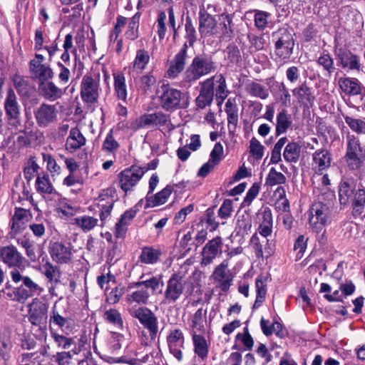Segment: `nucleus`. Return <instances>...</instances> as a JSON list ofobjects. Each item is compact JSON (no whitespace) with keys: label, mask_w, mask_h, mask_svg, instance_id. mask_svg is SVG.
<instances>
[{"label":"nucleus","mask_w":365,"mask_h":365,"mask_svg":"<svg viewBox=\"0 0 365 365\" xmlns=\"http://www.w3.org/2000/svg\"><path fill=\"white\" fill-rule=\"evenodd\" d=\"M185 38L187 41L183 43L182 48L173 58L170 61L169 67L166 71V76L170 79L176 78L184 71L187 58V48L188 46H193L197 40V33L194 24L191 17L188 15L185 19Z\"/></svg>","instance_id":"obj_1"},{"label":"nucleus","mask_w":365,"mask_h":365,"mask_svg":"<svg viewBox=\"0 0 365 365\" xmlns=\"http://www.w3.org/2000/svg\"><path fill=\"white\" fill-rule=\"evenodd\" d=\"M159 106L165 111L172 112L187 106V94L173 88L169 83H163L156 91Z\"/></svg>","instance_id":"obj_2"},{"label":"nucleus","mask_w":365,"mask_h":365,"mask_svg":"<svg viewBox=\"0 0 365 365\" xmlns=\"http://www.w3.org/2000/svg\"><path fill=\"white\" fill-rule=\"evenodd\" d=\"M217 68L216 62L207 54L195 56L183 74V81L187 83L196 82Z\"/></svg>","instance_id":"obj_3"},{"label":"nucleus","mask_w":365,"mask_h":365,"mask_svg":"<svg viewBox=\"0 0 365 365\" xmlns=\"http://www.w3.org/2000/svg\"><path fill=\"white\" fill-rule=\"evenodd\" d=\"M333 203L331 200L322 202L319 198L309 210V224L312 230L319 233L331 221Z\"/></svg>","instance_id":"obj_4"},{"label":"nucleus","mask_w":365,"mask_h":365,"mask_svg":"<svg viewBox=\"0 0 365 365\" xmlns=\"http://www.w3.org/2000/svg\"><path fill=\"white\" fill-rule=\"evenodd\" d=\"M161 282V276H153L149 279L133 282L129 285L128 288H137L138 289L127 294V302L129 304H147L151 295L148 289H150L152 294H153Z\"/></svg>","instance_id":"obj_5"},{"label":"nucleus","mask_w":365,"mask_h":365,"mask_svg":"<svg viewBox=\"0 0 365 365\" xmlns=\"http://www.w3.org/2000/svg\"><path fill=\"white\" fill-rule=\"evenodd\" d=\"M275 55L282 60L289 59L293 53L294 40L292 31L287 27H282L272 34Z\"/></svg>","instance_id":"obj_6"},{"label":"nucleus","mask_w":365,"mask_h":365,"mask_svg":"<svg viewBox=\"0 0 365 365\" xmlns=\"http://www.w3.org/2000/svg\"><path fill=\"white\" fill-rule=\"evenodd\" d=\"M168 115L161 111L153 113H145L134 120L128 123L126 128L137 131L146 127L163 126L168 122Z\"/></svg>","instance_id":"obj_7"},{"label":"nucleus","mask_w":365,"mask_h":365,"mask_svg":"<svg viewBox=\"0 0 365 365\" xmlns=\"http://www.w3.org/2000/svg\"><path fill=\"white\" fill-rule=\"evenodd\" d=\"M45 57L38 53H36L34 58L29 61V73L31 78L34 80L42 82L46 80H51L53 77V72L48 64L43 63Z\"/></svg>","instance_id":"obj_8"},{"label":"nucleus","mask_w":365,"mask_h":365,"mask_svg":"<svg viewBox=\"0 0 365 365\" xmlns=\"http://www.w3.org/2000/svg\"><path fill=\"white\" fill-rule=\"evenodd\" d=\"M99 78L91 74L85 75L81 83V96L88 103L97 102L100 94Z\"/></svg>","instance_id":"obj_9"},{"label":"nucleus","mask_w":365,"mask_h":365,"mask_svg":"<svg viewBox=\"0 0 365 365\" xmlns=\"http://www.w3.org/2000/svg\"><path fill=\"white\" fill-rule=\"evenodd\" d=\"M185 286V281L180 273H174L167 282V287L164 292L165 303H175L182 294Z\"/></svg>","instance_id":"obj_10"},{"label":"nucleus","mask_w":365,"mask_h":365,"mask_svg":"<svg viewBox=\"0 0 365 365\" xmlns=\"http://www.w3.org/2000/svg\"><path fill=\"white\" fill-rule=\"evenodd\" d=\"M143 175L144 171L139 166L133 165L123 170L118 175L120 188L125 193L133 190Z\"/></svg>","instance_id":"obj_11"},{"label":"nucleus","mask_w":365,"mask_h":365,"mask_svg":"<svg viewBox=\"0 0 365 365\" xmlns=\"http://www.w3.org/2000/svg\"><path fill=\"white\" fill-rule=\"evenodd\" d=\"M334 53L337 61V65L342 68L357 71L361 69L359 56L352 53L348 48H338L335 46Z\"/></svg>","instance_id":"obj_12"},{"label":"nucleus","mask_w":365,"mask_h":365,"mask_svg":"<svg viewBox=\"0 0 365 365\" xmlns=\"http://www.w3.org/2000/svg\"><path fill=\"white\" fill-rule=\"evenodd\" d=\"M133 317L139 320L141 324L146 328L151 336H155L158 332V319L153 312L147 307H139L130 312Z\"/></svg>","instance_id":"obj_13"},{"label":"nucleus","mask_w":365,"mask_h":365,"mask_svg":"<svg viewBox=\"0 0 365 365\" xmlns=\"http://www.w3.org/2000/svg\"><path fill=\"white\" fill-rule=\"evenodd\" d=\"M222 238L220 236L209 240L202 251L201 265L207 266L212 263L216 257L222 253Z\"/></svg>","instance_id":"obj_14"},{"label":"nucleus","mask_w":365,"mask_h":365,"mask_svg":"<svg viewBox=\"0 0 365 365\" xmlns=\"http://www.w3.org/2000/svg\"><path fill=\"white\" fill-rule=\"evenodd\" d=\"M49 252L53 261L60 264H67L72 258L71 247L61 242H51Z\"/></svg>","instance_id":"obj_15"},{"label":"nucleus","mask_w":365,"mask_h":365,"mask_svg":"<svg viewBox=\"0 0 365 365\" xmlns=\"http://www.w3.org/2000/svg\"><path fill=\"white\" fill-rule=\"evenodd\" d=\"M228 261V259L223 260L221 264L215 267L212 274L214 280L219 283V287L223 292L228 291L232 282V277L227 270Z\"/></svg>","instance_id":"obj_16"},{"label":"nucleus","mask_w":365,"mask_h":365,"mask_svg":"<svg viewBox=\"0 0 365 365\" xmlns=\"http://www.w3.org/2000/svg\"><path fill=\"white\" fill-rule=\"evenodd\" d=\"M331 155L327 149H319L312 154V170L318 175H322L331 163Z\"/></svg>","instance_id":"obj_17"},{"label":"nucleus","mask_w":365,"mask_h":365,"mask_svg":"<svg viewBox=\"0 0 365 365\" xmlns=\"http://www.w3.org/2000/svg\"><path fill=\"white\" fill-rule=\"evenodd\" d=\"M214 97V76L207 78L201 84V89L199 96L195 101L199 108H204L210 106Z\"/></svg>","instance_id":"obj_18"},{"label":"nucleus","mask_w":365,"mask_h":365,"mask_svg":"<svg viewBox=\"0 0 365 365\" xmlns=\"http://www.w3.org/2000/svg\"><path fill=\"white\" fill-rule=\"evenodd\" d=\"M36 120L40 126H47L54 122L57 117L55 106L43 103L34 112Z\"/></svg>","instance_id":"obj_19"},{"label":"nucleus","mask_w":365,"mask_h":365,"mask_svg":"<svg viewBox=\"0 0 365 365\" xmlns=\"http://www.w3.org/2000/svg\"><path fill=\"white\" fill-rule=\"evenodd\" d=\"M167 341L170 353L178 359V361L182 360V349H183L185 342L182 331L178 329L172 330L168 336Z\"/></svg>","instance_id":"obj_20"},{"label":"nucleus","mask_w":365,"mask_h":365,"mask_svg":"<svg viewBox=\"0 0 365 365\" xmlns=\"http://www.w3.org/2000/svg\"><path fill=\"white\" fill-rule=\"evenodd\" d=\"M292 92L300 105L306 108L312 107L315 96L312 92V88L308 87L306 82L294 88Z\"/></svg>","instance_id":"obj_21"},{"label":"nucleus","mask_w":365,"mask_h":365,"mask_svg":"<svg viewBox=\"0 0 365 365\" xmlns=\"http://www.w3.org/2000/svg\"><path fill=\"white\" fill-rule=\"evenodd\" d=\"M38 84L39 93L48 101H54L63 96L62 90L49 80L39 82Z\"/></svg>","instance_id":"obj_22"},{"label":"nucleus","mask_w":365,"mask_h":365,"mask_svg":"<svg viewBox=\"0 0 365 365\" xmlns=\"http://www.w3.org/2000/svg\"><path fill=\"white\" fill-rule=\"evenodd\" d=\"M29 320L36 326H40L46 319V307L41 302H34L29 305Z\"/></svg>","instance_id":"obj_23"},{"label":"nucleus","mask_w":365,"mask_h":365,"mask_svg":"<svg viewBox=\"0 0 365 365\" xmlns=\"http://www.w3.org/2000/svg\"><path fill=\"white\" fill-rule=\"evenodd\" d=\"M4 106L6 114L10 117L11 120H14L11 124L13 125L20 124L18 120V118L20 115L19 106L16 101V96L14 91L12 89H9L8 91Z\"/></svg>","instance_id":"obj_24"},{"label":"nucleus","mask_w":365,"mask_h":365,"mask_svg":"<svg viewBox=\"0 0 365 365\" xmlns=\"http://www.w3.org/2000/svg\"><path fill=\"white\" fill-rule=\"evenodd\" d=\"M86 138L77 128H72L66 142V149L71 153L76 151L86 144Z\"/></svg>","instance_id":"obj_25"},{"label":"nucleus","mask_w":365,"mask_h":365,"mask_svg":"<svg viewBox=\"0 0 365 365\" xmlns=\"http://www.w3.org/2000/svg\"><path fill=\"white\" fill-rule=\"evenodd\" d=\"M338 83L341 91L349 96L359 95L364 89L363 86L356 78H340Z\"/></svg>","instance_id":"obj_26"},{"label":"nucleus","mask_w":365,"mask_h":365,"mask_svg":"<svg viewBox=\"0 0 365 365\" xmlns=\"http://www.w3.org/2000/svg\"><path fill=\"white\" fill-rule=\"evenodd\" d=\"M199 31L202 34H212L215 29L217 21L214 16L208 14L205 9H201L199 13Z\"/></svg>","instance_id":"obj_27"},{"label":"nucleus","mask_w":365,"mask_h":365,"mask_svg":"<svg viewBox=\"0 0 365 365\" xmlns=\"http://www.w3.org/2000/svg\"><path fill=\"white\" fill-rule=\"evenodd\" d=\"M172 190L171 186L167 185L155 195H147L145 197L146 207H154L164 204L170 196Z\"/></svg>","instance_id":"obj_28"},{"label":"nucleus","mask_w":365,"mask_h":365,"mask_svg":"<svg viewBox=\"0 0 365 365\" xmlns=\"http://www.w3.org/2000/svg\"><path fill=\"white\" fill-rule=\"evenodd\" d=\"M0 257L9 266H17L21 260L20 253L13 245L0 247Z\"/></svg>","instance_id":"obj_29"},{"label":"nucleus","mask_w":365,"mask_h":365,"mask_svg":"<svg viewBox=\"0 0 365 365\" xmlns=\"http://www.w3.org/2000/svg\"><path fill=\"white\" fill-rule=\"evenodd\" d=\"M355 185L354 182L349 180L342 181L339 185V197L341 205H347L351 200L355 192Z\"/></svg>","instance_id":"obj_30"},{"label":"nucleus","mask_w":365,"mask_h":365,"mask_svg":"<svg viewBox=\"0 0 365 365\" xmlns=\"http://www.w3.org/2000/svg\"><path fill=\"white\" fill-rule=\"evenodd\" d=\"M245 91L251 96L265 100L269 97V91L264 86L255 81H248L245 84Z\"/></svg>","instance_id":"obj_31"},{"label":"nucleus","mask_w":365,"mask_h":365,"mask_svg":"<svg viewBox=\"0 0 365 365\" xmlns=\"http://www.w3.org/2000/svg\"><path fill=\"white\" fill-rule=\"evenodd\" d=\"M161 252L160 250L147 246L142 248L138 259L141 263L153 264L158 261Z\"/></svg>","instance_id":"obj_32"},{"label":"nucleus","mask_w":365,"mask_h":365,"mask_svg":"<svg viewBox=\"0 0 365 365\" xmlns=\"http://www.w3.org/2000/svg\"><path fill=\"white\" fill-rule=\"evenodd\" d=\"M141 14L137 12L133 17L128 19L125 36L127 39L135 41L139 37V26Z\"/></svg>","instance_id":"obj_33"},{"label":"nucleus","mask_w":365,"mask_h":365,"mask_svg":"<svg viewBox=\"0 0 365 365\" xmlns=\"http://www.w3.org/2000/svg\"><path fill=\"white\" fill-rule=\"evenodd\" d=\"M267 277L264 275H259L255 280L257 297L255 302L254 308H258L265 299L267 294Z\"/></svg>","instance_id":"obj_34"},{"label":"nucleus","mask_w":365,"mask_h":365,"mask_svg":"<svg viewBox=\"0 0 365 365\" xmlns=\"http://www.w3.org/2000/svg\"><path fill=\"white\" fill-rule=\"evenodd\" d=\"M352 213L354 216H359L364 210L365 207V190L359 187L354 193L351 199Z\"/></svg>","instance_id":"obj_35"},{"label":"nucleus","mask_w":365,"mask_h":365,"mask_svg":"<svg viewBox=\"0 0 365 365\" xmlns=\"http://www.w3.org/2000/svg\"><path fill=\"white\" fill-rule=\"evenodd\" d=\"M114 90L118 99L126 103L127 101V86L125 78L123 74L120 73H113Z\"/></svg>","instance_id":"obj_36"},{"label":"nucleus","mask_w":365,"mask_h":365,"mask_svg":"<svg viewBox=\"0 0 365 365\" xmlns=\"http://www.w3.org/2000/svg\"><path fill=\"white\" fill-rule=\"evenodd\" d=\"M192 340L195 353L202 360L206 359L208 354V345L205 337L201 334H197V333L194 331L192 334Z\"/></svg>","instance_id":"obj_37"},{"label":"nucleus","mask_w":365,"mask_h":365,"mask_svg":"<svg viewBox=\"0 0 365 365\" xmlns=\"http://www.w3.org/2000/svg\"><path fill=\"white\" fill-rule=\"evenodd\" d=\"M292 123L291 115L285 109L282 110L277 115L276 135L285 133Z\"/></svg>","instance_id":"obj_38"},{"label":"nucleus","mask_w":365,"mask_h":365,"mask_svg":"<svg viewBox=\"0 0 365 365\" xmlns=\"http://www.w3.org/2000/svg\"><path fill=\"white\" fill-rule=\"evenodd\" d=\"M23 209L16 207L14 215L11 219V231L9 235L11 238H16L21 233V226L23 225Z\"/></svg>","instance_id":"obj_39"},{"label":"nucleus","mask_w":365,"mask_h":365,"mask_svg":"<svg viewBox=\"0 0 365 365\" xmlns=\"http://www.w3.org/2000/svg\"><path fill=\"white\" fill-rule=\"evenodd\" d=\"M301 148L296 142L289 143L284 150V160L289 163H297L300 157Z\"/></svg>","instance_id":"obj_40"},{"label":"nucleus","mask_w":365,"mask_h":365,"mask_svg":"<svg viewBox=\"0 0 365 365\" xmlns=\"http://www.w3.org/2000/svg\"><path fill=\"white\" fill-rule=\"evenodd\" d=\"M103 319L119 330L123 329V321L121 314L115 309H109L103 314Z\"/></svg>","instance_id":"obj_41"},{"label":"nucleus","mask_w":365,"mask_h":365,"mask_svg":"<svg viewBox=\"0 0 365 365\" xmlns=\"http://www.w3.org/2000/svg\"><path fill=\"white\" fill-rule=\"evenodd\" d=\"M225 112L227 115L229 126L232 125L233 130H235L238 123V108L231 99H228L225 103Z\"/></svg>","instance_id":"obj_42"},{"label":"nucleus","mask_w":365,"mask_h":365,"mask_svg":"<svg viewBox=\"0 0 365 365\" xmlns=\"http://www.w3.org/2000/svg\"><path fill=\"white\" fill-rule=\"evenodd\" d=\"M207 311L203 310L202 308L198 309L196 312L194 314L192 319V334L194 331L195 333L203 332L205 330L204 322L205 321Z\"/></svg>","instance_id":"obj_43"},{"label":"nucleus","mask_w":365,"mask_h":365,"mask_svg":"<svg viewBox=\"0 0 365 365\" xmlns=\"http://www.w3.org/2000/svg\"><path fill=\"white\" fill-rule=\"evenodd\" d=\"M150 61L148 52L144 49H139L136 51V56L133 61V69L142 71L145 68Z\"/></svg>","instance_id":"obj_44"},{"label":"nucleus","mask_w":365,"mask_h":365,"mask_svg":"<svg viewBox=\"0 0 365 365\" xmlns=\"http://www.w3.org/2000/svg\"><path fill=\"white\" fill-rule=\"evenodd\" d=\"M347 146L346 153L364 155L363 148L358 137L354 135L346 136Z\"/></svg>","instance_id":"obj_45"},{"label":"nucleus","mask_w":365,"mask_h":365,"mask_svg":"<svg viewBox=\"0 0 365 365\" xmlns=\"http://www.w3.org/2000/svg\"><path fill=\"white\" fill-rule=\"evenodd\" d=\"M317 64L323 68V70L330 76L335 71L336 68L333 58L329 53H323L318 58Z\"/></svg>","instance_id":"obj_46"},{"label":"nucleus","mask_w":365,"mask_h":365,"mask_svg":"<svg viewBox=\"0 0 365 365\" xmlns=\"http://www.w3.org/2000/svg\"><path fill=\"white\" fill-rule=\"evenodd\" d=\"M222 34L225 37L231 38L234 35L232 29V16L229 14H222L220 16Z\"/></svg>","instance_id":"obj_47"},{"label":"nucleus","mask_w":365,"mask_h":365,"mask_svg":"<svg viewBox=\"0 0 365 365\" xmlns=\"http://www.w3.org/2000/svg\"><path fill=\"white\" fill-rule=\"evenodd\" d=\"M286 177L282 173L277 172L274 168H272L266 178V185L268 186H274L285 183Z\"/></svg>","instance_id":"obj_48"},{"label":"nucleus","mask_w":365,"mask_h":365,"mask_svg":"<svg viewBox=\"0 0 365 365\" xmlns=\"http://www.w3.org/2000/svg\"><path fill=\"white\" fill-rule=\"evenodd\" d=\"M98 220L90 216H83L75 219V223L83 231H89L95 227Z\"/></svg>","instance_id":"obj_49"},{"label":"nucleus","mask_w":365,"mask_h":365,"mask_svg":"<svg viewBox=\"0 0 365 365\" xmlns=\"http://www.w3.org/2000/svg\"><path fill=\"white\" fill-rule=\"evenodd\" d=\"M344 158L348 168L351 170H356L362 166L364 155L346 153Z\"/></svg>","instance_id":"obj_50"},{"label":"nucleus","mask_w":365,"mask_h":365,"mask_svg":"<svg viewBox=\"0 0 365 365\" xmlns=\"http://www.w3.org/2000/svg\"><path fill=\"white\" fill-rule=\"evenodd\" d=\"M227 59L233 64H239L242 61L240 49L238 46L232 43H230L226 49Z\"/></svg>","instance_id":"obj_51"},{"label":"nucleus","mask_w":365,"mask_h":365,"mask_svg":"<svg viewBox=\"0 0 365 365\" xmlns=\"http://www.w3.org/2000/svg\"><path fill=\"white\" fill-rule=\"evenodd\" d=\"M344 120L352 131L358 134H365V121L363 120L345 116Z\"/></svg>","instance_id":"obj_52"},{"label":"nucleus","mask_w":365,"mask_h":365,"mask_svg":"<svg viewBox=\"0 0 365 365\" xmlns=\"http://www.w3.org/2000/svg\"><path fill=\"white\" fill-rule=\"evenodd\" d=\"M51 337L58 347L62 349H68L72 345H75V341L73 338H68L56 332L51 333Z\"/></svg>","instance_id":"obj_53"},{"label":"nucleus","mask_w":365,"mask_h":365,"mask_svg":"<svg viewBox=\"0 0 365 365\" xmlns=\"http://www.w3.org/2000/svg\"><path fill=\"white\" fill-rule=\"evenodd\" d=\"M259 233L264 238L270 236L272 232V220L271 214L264 215V220L258 228Z\"/></svg>","instance_id":"obj_54"},{"label":"nucleus","mask_w":365,"mask_h":365,"mask_svg":"<svg viewBox=\"0 0 365 365\" xmlns=\"http://www.w3.org/2000/svg\"><path fill=\"white\" fill-rule=\"evenodd\" d=\"M269 15L267 11H255V25L259 30H264L267 27Z\"/></svg>","instance_id":"obj_55"},{"label":"nucleus","mask_w":365,"mask_h":365,"mask_svg":"<svg viewBox=\"0 0 365 365\" xmlns=\"http://www.w3.org/2000/svg\"><path fill=\"white\" fill-rule=\"evenodd\" d=\"M218 83V86L215 90V96L217 99H220L221 102H222L227 96V85L225 77L220 74L218 76V80L217 81Z\"/></svg>","instance_id":"obj_56"},{"label":"nucleus","mask_w":365,"mask_h":365,"mask_svg":"<svg viewBox=\"0 0 365 365\" xmlns=\"http://www.w3.org/2000/svg\"><path fill=\"white\" fill-rule=\"evenodd\" d=\"M50 324H53L60 328L68 326L69 319L62 317L56 310V306L53 307L51 315L49 319Z\"/></svg>","instance_id":"obj_57"},{"label":"nucleus","mask_w":365,"mask_h":365,"mask_svg":"<svg viewBox=\"0 0 365 365\" xmlns=\"http://www.w3.org/2000/svg\"><path fill=\"white\" fill-rule=\"evenodd\" d=\"M165 19H166V14L164 11H160L158 14V19L156 21V32L158 35L160 40H162L165 38L166 34V26H165Z\"/></svg>","instance_id":"obj_58"},{"label":"nucleus","mask_w":365,"mask_h":365,"mask_svg":"<svg viewBox=\"0 0 365 365\" xmlns=\"http://www.w3.org/2000/svg\"><path fill=\"white\" fill-rule=\"evenodd\" d=\"M264 146L260 142L253 137L250 140V152L257 159H261L263 157Z\"/></svg>","instance_id":"obj_59"},{"label":"nucleus","mask_w":365,"mask_h":365,"mask_svg":"<svg viewBox=\"0 0 365 365\" xmlns=\"http://www.w3.org/2000/svg\"><path fill=\"white\" fill-rule=\"evenodd\" d=\"M232 211V201L230 199H226L218 210V216L222 220H226L231 216Z\"/></svg>","instance_id":"obj_60"},{"label":"nucleus","mask_w":365,"mask_h":365,"mask_svg":"<svg viewBox=\"0 0 365 365\" xmlns=\"http://www.w3.org/2000/svg\"><path fill=\"white\" fill-rule=\"evenodd\" d=\"M43 160L46 162L47 169L52 177L58 175L61 173V167L57 164L56 160L50 155H43Z\"/></svg>","instance_id":"obj_61"},{"label":"nucleus","mask_w":365,"mask_h":365,"mask_svg":"<svg viewBox=\"0 0 365 365\" xmlns=\"http://www.w3.org/2000/svg\"><path fill=\"white\" fill-rule=\"evenodd\" d=\"M223 158V147L220 143H217L210 153V161L218 165Z\"/></svg>","instance_id":"obj_62"},{"label":"nucleus","mask_w":365,"mask_h":365,"mask_svg":"<svg viewBox=\"0 0 365 365\" xmlns=\"http://www.w3.org/2000/svg\"><path fill=\"white\" fill-rule=\"evenodd\" d=\"M119 146V143L114 139L110 130L103 141V149L108 152H113L118 150Z\"/></svg>","instance_id":"obj_63"},{"label":"nucleus","mask_w":365,"mask_h":365,"mask_svg":"<svg viewBox=\"0 0 365 365\" xmlns=\"http://www.w3.org/2000/svg\"><path fill=\"white\" fill-rule=\"evenodd\" d=\"M44 274L50 281H57L61 276V272L58 267L48 262L44 265Z\"/></svg>","instance_id":"obj_64"}]
</instances>
